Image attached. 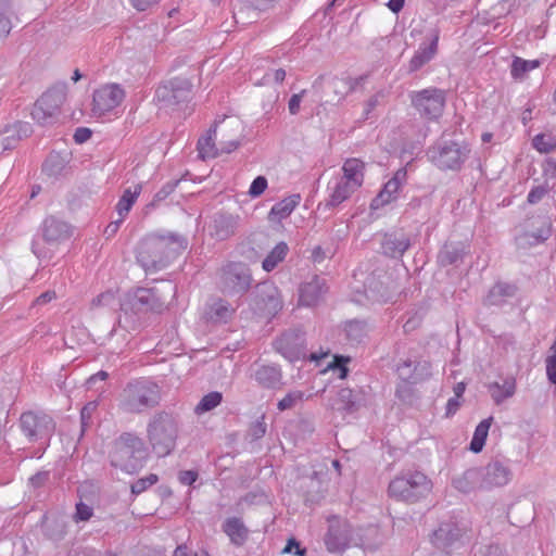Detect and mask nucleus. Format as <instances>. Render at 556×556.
I'll return each instance as SVG.
<instances>
[{
  "label": "nucleus",
  "instance_id": "13",
  "mask_svg": "<svg viewBox=\"0 0 556 556\" xmlns=\"http://www.w3.org/2000/svg\"><path fill=\"white\" fill-rule=\"evenodd\" d=\"M23 433L31 442L47 441L55 430V424L51 416L42 412H26L20 418Z\"/></svg>",
  "mask_w": 556,
  "mask_h": 556
},
{
  "label": "nucleus",
  "instance_id": "15",
  "mask_svg": "<svg viewBox=\"0 0 556 556\" xmlns=\"http://www.w3.org/2000/svg\"><path fill=\"white\" fill-rule=\"evenodd\" d=\"M275 350L290 362L307 357L304 332L300 329L285 331L274 342Z\"/></svg>",
  "mask_w": 556,
  "mask_h": 556
},
{
  "label": "nucleus",
  "instance_id": "21",
  "mask_svg": "<svg viewBox=\"0 0 556 556\" xmlns=\"http://www.w3.org/2000/svg\"><path fill=\"white\" fill-rule=\"evenodd\" d=\"M351 528L346 521L338 518L330 520L329 529L325 538L327 549L331 553L345 549L350 544Z\"/></svg>",
  "mask_w": 556,
  "mask_h": 556
},
{
  "label": "nucleus",
  "instance_id": "62",
  "mask_svg": "<svg viewBox=\"0 0 556 556\" xmlns=\"http://www.w3.org/2000/svg\"><path fill=\"white\" fill-rule=\"evenodd\" d=\"M547 193V188L544 186H536L530 190L527 197V201L530 204H536L539 203L544 195Z\"/></svg>",
  "mask_w": 556,
  "mask_h": 556
},
{
  "label": "nucleus",
  "instance_id": "31",
  "mask_svg": "<svg viewBox=\"0 0 556 556\" xmlns=\"http://www.w3.org/2000/svg\"><path fill=\"white\" fill-rule=\"evenodd\" d=\"M488 392L494 404L501 405L516 393L517 384L513 376L506 377L502 382L494 381L486 384Z\"/></svg>",
  "mask_w": 556,
  "mask_h": 556
},
{
  "label": "nucleus",
  "instance_id": "24",
  "mask_svg": "<svg viewBox=\"0 0 556 556\" xmlns=\"http://www.w3.org/2000/svg\"><path fill=\"white\" fill-rule=\"evenodd\" d=\"M251 377L263 389H279L282 386V370L276 364H255Z\"/></svg>",
  "mask_w": 556,
  "mask_h": 556
},
{
  "label": "nucleus",
  "instance_id": "7",
  "mask_svg": "<svg viewBox=\"0 0 556 556\" xmlns=\"http://www.w3.org/2000/svg\"><path fill=\"white\" fill-rule=\"evenodd\" d=\"M431 488V481L421 471H406L390 481L388 495L396 502L414 504L425 498Z\"/></svg>",
  "mask_w": 556,
  "mask_h": 556
},
{
  "label": "nucleus",
  "instance_id": "19",
  "mask_svg": "<svg viewBox=\"0 0 556 556\" xmlns=\"http://www.w3.org/2000/svg\"><path fill=\"white\" fill-rule=\"evenodd\" d=\"M439 38L440 30L438 28H432L428 33L426 40L419 45L418 50L409 61L408 71L410 73L419 71L435 56L438 52Z\"/></svg>",
  "mask_w": 556,
  "mask_h": 556
},
{
  "label": "nucleus",
  "instance_id": "43",
  "mask_svg": "<svg viewBox=\"0 0 556 556\" xmlns=\"http://www.w3.org/2000/svg\"><path fill=\"white\" fill-rule=\"evenodd\" d=\"M346 339L352 344H357L367 336V325L363 320H350L344 327Z\"/></svg>",
  "mask_w": 556,
  "mask_h": 556
},
{
  "label": "nucleus",
  "instance_id": "6",
  "mask_svg": "<svg viewBox=\"0 0 556 556\" xmlns=\"http://www.w3.org/2000/svg\"><path fill=\"white\" fill-rule=\"evenodd\" d=\"M217 123L207 131V135L198 141L199 155L205 159H214L224 153L228 154L239 148L242 141V124L238 118H230L222 129V139L218 146L215 143Z\"/></svg>",
  "mask_w": 556,
  "mask_h": 556
},
{
  "label": "nucleus",
  "instance_id": "28",
  "mask_svg": "<svg viewBox=\"0 0 556 556\" xmlns=\"http://www.w3.org/2000/svg\"><path fill=\"white\" fill-rule=\"evenodd\" d=\"M357 190L354 186L340 179L339 177L332 179L328 184L329 198L325 202V208H333L350 199V197Z\"/></svg>",
  "mask_w": 556,
  "mask_h": 556
},
{
  "label": "nucleus",
  "instance_id": "47",
  "mask_svg": "<svg viewBox=\"0 0 556 556\" xmlns=\"http://www.w3.org/2000/svg\"><path fill=\"white\" fill-rule=\"evenodd\" d=\"M12 15L11 0H0V36H7L10 33Z\"/></svg>",
  "mask_w": 556,
  "mask_h": 556
},
{
  "label": "nucleus",
  "instance_id": "63",
  "mask_svg": "<svg viewBox=\"0 0 556 556\" xmlns=\"http://www.w3.org/2000/svg\"><path fill=\"white\" fill-rule=\"evenodd\" d=\"M198 479V471L195 470H182L178 473V480L184 485H191Z\"/></svg>",
  "mask_w": 556,
  "mask_h": 556
},
{
  "label": "nucleus",
  "instance_id": "56",
  "mask_svg": "<svg viewBox=\"0 0 556 556\" xmlns=\"http://www.w3.org/2000/svg\"><path fill=\"white\" fill-rule=\"evenodd\" d=\"M180 180H170L167 181L155 194L152 201V204L160 203L164 201L167 197H169L179 185Z\"/></svg>",
  "mask_w": 556,
  "mask_h": 556
},
{
  "label": "nucleus",
  "instance_id": "4",
  "mask_svg": "<svg viewBox=\"0 0 556 556\" xmlns=\"http://www.w3.org/2000/svg\"><path fill=\"white\" fill-rule=\"evenodd\" d=\"M178 433V419L169 412L154 413L147 424L148 442L159 457H165L175 450Z\"/></svg>",
  "mask_w": 556,
  "mask_h": 556
},
{
  "label": "nucleus",
  "instance_id": "12",
  "mask_svg": "<svg viewBox=\"0 0 556 556\" xmlns=\"http://www.w3.org/2000/svg\"><path fill=\"white\" fill-rule=\"evenodd\" d=\"M192 84L189 79L175 77L161 84L155 90V100L164 108L177 106L191 99Z\"/></svg>",
  "mask_w": 556,
  "mask_h": 556
},
{
  "label": "nucleus",
  "instance_id": "57",
  "mask_svg": "<svg viewBox=\"0 0 556 556\" xmlns=\"http://www.w3.org/2000/svg\"><path fill=\"white\" fill-rule=\"evenodd\" d=\"M350 362V357H345L342 355L334 356L333 363L330 366L333 371H338V377L340 379H345L349 374V368L346 364Z\"/></svg>",
  "mask_w": 556,
  "mask_h": 556
},
{
  "label": "nucleus",
  "instance_id": "49",
  "mask_svg": "<svg viewBox=\"0 0 556 556\" xmlns=\"http://www.w3.org/2000/svg\"><path fill=\"white\" fill-rule=\"evenodd\" d=\"M64 160L58 153H51L42 164V172L48 176H58L64 169Z\"/></svg>",
  "mask_w": 556,
  "mask_h": 556
},
{
  "label": "nucleus",
  "instance_id": "41",
  "mask_svg": "<svg viewBox=\"0 0 556 556\" xmlns=\"http://www.w3.org/2000/svg\"><path fill=\"white\" fill-rule=\"evenodd\" d=\"M289 252V248L286 242H279L275 248L267 254L262 263V267L265 271L269 273L274 270L279 263H281Z\"/></svg>",
  "mask_w": 556,
  "mask_h": 556
},
{
  "label": "nucleus",
  "instance_id": "48",
  "mask_svg": "<svg viewBox=\"0 0 556 556\" xmlns=\"http://www.w3.org/2000/svg\"><path fill=\"white\" fill-rule=\"evenodd\" d=\"M305 393L300 390H292L288 392L278 403L277 408L279 412H285L294 408L298 404L304 401Z\"/></svg>",
  "mask_w": 556,
  "mask_h": 556
},
{
  "label": "nucleus",
  "instance_id": "2",
  "mask_svg": "<svg viewBox=\"0 0 556 556\" xmlns=\"http://www.w3.org/2000/svg\"><path fill=\"white\" fill-rule=\"evenodd\" d=\"M160 402L161 389L148 378L128 381L118 396L119 409L128 414H141L156 407Z\"/></svg>",
  "mask_w": 556,
  "mask_h": 556
},
{
  "label": "nucleus",
  "instance_id": "26",
  "mask_svg": "<svg viewBox=\"0 0 556 556\" xmlns=\"http://www.w3.org/2000/svg\"><path fill=\"white\" fill-rule=\"evenodd\" d=\"M406 176L407 172L405 168L396 170L394 176L384 184L382 190L372 200L371 207L379 208L395 200L401 186L406 181Z\"/></svg>",
  "mask_w": 556,
  "mask_h": 556
},
{
  "label": "nucleus",
  "instance_id": "51",
  "mask_svg": "<svg viewBox=\"0 0 556 556\" xmlns=\"http://www.w3.org/2000/svg\"><path fill=\"white\" fill-rule=\"evenodd\" d=\"M43 531L49 539L53 541H59L63 539L65 534V527L62 522H60L56 519H47L43 522Z\"/></svg>",
  "mask_w": 556,
  "mask_h": 556
},
{
  "label": "nucleus",
  "instance_id": "33",
  "mask_svg": "<svg viewBox=\"0 0 556 556\" xmlns=\"http://www.w3.org/2000/svg\"><path fill=\"white\" fill-rule=\"evenodd\" d=\"M343 175L339 178L348 181L355 188H361L364 182L365 163L359 159H348L342 166Z\"/></svg>",
  "mask_w": 556,
  "mask_h": 556
},
{
  "label": "nucleus",
  "instance_id": "42",
  "mask_svg": "<svg viewBox=\"0 0 556 556\" xmlns=\"http://www.w3.org/2000/svg\"><path fill=\"white\" fill-rule=\"evenodd\" d=\"M141 192V185L135 186V190L126 189L116 204L118 215L124 218L130 211Z\"/></svg>",
  "mask_w": 556,
  "mask_h": 556
},
{
  "label": "nucleus",
  "instance_id": "11",
  "mask_svg": "<svg viewBox=\"0 0 556 556\" xmlns=\"http://www.w3.org/2000/svg\"><path fill=\"white\" fill-rule=\"evenodd\" d=\"M250 306L255 314L271 318L283 307V301L277 286L271 281H263L256 285L251 295Z\"/></svg>",
  "mask_w": 556,
  "mask_h": 556
},
{
  "label": "nucleus",
  "instance_id": "34",
  "mask_svg": "<svg viewBox=\"0 0 556 556\" xmlns=\"http://www.w3.org/2000/svg\"><path fill=\"white\" fill-rule=\"evenodd\" d=\"M237 228V217L231 214L219 213L213 219V235L218 240L231 237Z\"/></svg>",
  "mask_w": 556,
  "mask_h": 556
},
{
  "label": "nucleus",
  "instance_id": "53",
  "mask_svg": "<svg viewBox=\"0 0 556 556\" xmlns=\"http://www.w3.org/2000/svg\"><path fill=\"white\" fill-rule=\"evenodd\" d=\"M157 481L159 477L154 473H150L144 478H140L131 484V493L136 495L141 494L148 488L155 484Z\"/></svg>",
  "mask_w": 556,
  "mask_h": 556
},
{
  "label": "nucleus",
  "instance_id": "20",
  "mask_svg": "<svg viewBox=\"0 0 556 556\" xmlns=\"http://www.w3.org/2000/svg\"><path fill=\"white\" fill-rule=\"evenodd\" d=\"M39 230L42 240L50 245L59 244L72 236V227L55 216L46 217Z\"/></svg>",
  "mask_w": 556,
  "mask_h": 556
},
{
  "label": "nucleus",
  "instance_id": "32",
  "mask_svg": "<svg viewBox=\"0 0 556 556\" xmlns=\"http://www.w3.org/2000/svg\"><path fill=\"white\" fill-rule=\"evenodd\" d=\"M455 489L463 493H469L475 490H483V481L480 467L467 469L463 475L453 479Z\"/></svg>",
  "mask_w": 556,
  "mask_h": 556
},
{
  "label": "nucleus",
  "instance_id": "22",
  "mask_svg": "<svg viewBox=\"0 0 556 556\" xmlns=\"http://www.w3.org/2000/svg\"><path fill=\"white\" fill-rule=\"evenodd\" d=\"M396 372L401 380L418 383L431 376V364L428 361L404 359L397 364Z\"/></svg>",
  "mask_w": 556,
  "mask_h": 556
},
{
  "label": "nucleus",
  "instance_id": "16",
  "mask_svg": "<svg viewBox=\"0 0 556 556\" xmlns=\"http://www.w3.org/2000/svg\"><path fill=\"white\" fill-rule=\"evenodd\" d=\"M124 98L125 91L119 85H105L93 92L92 112L100 117L118 106Z\"/></svg>",
  "mask_w": 556,
  "mask_h": 556
},
{
  "label": "nucleus",
  "instance_id": "25",
  "mask_svg": "<svg viewBox=\"0 0 556 556\" xmlns=\"http://www.w3.org/2000/svg\"><path fill=\"white\" fill-rule=\"evenodd\" d=\"M483 490L494 486H502L508 483L511 472L507 466L500 460H492L486 466L480 467Z\"/></svg>",
  "mask_w": 556,
  "mask_h": 556
},
{
  "label": "nucleus",
  "instance_id": "60",
  "mask_svg": "<svg viewBox=\"0 0 556 556\" xmlns=\"http://www.w3.org/2000/svg\"><path fill=\"white\" fill-rule=\"evenodd\" d=\"M92 515L93 510L89 505L83 502L76 504V513L74 516L76 521H87L92 517Z\"/></svg>",
  "mask_w": 556,
  "mask_h": 556
},
{
  "label": "nucleus",
  "instance_id": "9",
  "mask_svg": "<svg viewBox=\"0 0 556 556\" xmlns=\"http://www.w3.org/2000/svg\"><path fill=\"white\" fill-rule=\"evenodd\" d=\"M219 288L229 295L245 294L253 282L250 267L242 262H228L223 265L218 273Z\"/></svg>",
  "mask_w": 556,
  "mask_h": 556
},
{
  "label": "nucleus",
  "instance_id": "10",
  "mask_svg": "<svg viewBox=\"0 0 556 556\" xmlns=\"http://www.w3.org/2000/svg\"><path fill=\"white\" fill-rule=\"evenodd\" d=\"M67 86L65 83L55 84L48 89L34 103L31 117L40 125L51 123L60 113L62 104L66 100Z\"/></svg>",
  "mask_w": 556,
  "mask_h": 556
},
{
  "label": "nucleus",
  "instance_id": "39",
  "mask_svg": "<svg viewBox=\"0 0 556 556\" xmlns=\"http://www.w3.org/2000/svg\"><path fill=\"white\" fill-rule=\"evenodd\" d=\"M300 194H292L277 202L270 210L269 215L275 216L278 220L285 219L294 211L300 204Z\"/></svg>",
  "mask_w": 556,
  "mask_h": 556
},
{
  "label": "nucleus",
  "instance_id": "45",
  "mask_svg": "<svg viewBox=\"0 0 556 556\" xmlns=\"http://www.w3.org/2000/svg\"><path fill=\"white\" fill-rule=\"evenodd\" d=\"M223 400V394L218 391H212L205 394L195 406L194 412L197 414H203L217 407Z\"/></svg>",
  "mask_w": 556,
  "mask_h": 556
},
{
  "label": "nucleus",
  "instance_id": "36",
  "mask_svg": "<svg viewBox=\"0 0 556 556\" xmlns=\"http://www.w3.org/2000/svg\"><path fill=\"white\" fill-rule=\"evenodd\" d=\"M552 233V223L548 218H542L540 226L535 231H527L522 233L518 240L520 245H536L546 241Z\"/></svg>",
  "mask_w": 556,
  "mask_h": 556
},
{
  "label": "nucleus",
  "instance_id": "27",
  "mask_svg": "<svg viewBox=\"0 0 556 556\" xmlns=\"http://www.w3.org/2000/svg\"><path fill=\"white\" fill-rule=\"evenodd\" d=\"M235 312L236 309L227 300L215 298L206 303L204 316L213 324H226L232 318Z\"/></svg>",
  "mask_w": 556,
  "mask_h": 556
},
{
  "label": "nucleus",
  "instance_id": "1",
  "mask_svg": "<svg viewBox=\"0 0 556 556\" xmlns=\"http://www.w3.org/2000/svg\"><path fill=\"white\" fill-rule=\"evenodd\" d=\"M187 247V238L177 232L151 233L138 243L136 258L146 273H156L166 268Z\"/></svg>",
  "mask_w": 556,
  "mask_h": 556
},
{
  "label": "nucleus",
  "instance_id": "58",
  "mask_svg": "<svg viewBox=\"0 0 556 556\" xmlns=\"http://www.w3.org/2000/svg\"><path fill=\"white\" fill-rule=\"evenodd\" d=\"M266 188L267 179L264 176H257L256 178H254L250 186L249 194L252 198L260 197L266 190Z\"/></svg>",
  "mask_w": 556,
  "mask_h": 556
},
{
  "label": "nucleus",
  "instance_id": "30",
  "mask_svg": "<svg viewBox=\"0 0 556 556\" xmlns=\"http://www.w3.org/2000/svg\"><path fill=\"white\" fill-rule=\"evenodd\" d=\"M223 532L235 546H242L249 539L250 531L239 517H229L222 525Z\"/></svg>",
  "mask_w": 556,
  "mask_h": 556
},
{
  "label": "nucleus",
  "instance_id": "46",
  "mask_svg": "<svg viewBox=\"0 0 556 556\" xmlns=\"http://www.w3.org/2000/svg\"><path fill=\"white\" fill-rule=\"evenodd\" d=\"M242 7L239 9L237 13H235V18L238 20V16L241 15L244 9L265 12L273 9L279 0H240Z\"/></svg>",
  "mask_w": 556,
  "mask_h": 556
},
{
  "label": "nucleus",
  "instance_id": "8",
  "mask_svg": "<svg viewBox=\"0 0 556 556\" xmlns=\"http://www.w3.org/2000/svg\"><path fill=\"white\" fill-rule=\"evenodd\" d=\"M469 153L466 144L443 137L427 150L429 161L441 170H459Z\"/></svg>",
  "mask_w": 556,
  "mask_h": 556
},
{
  "label": "nucleus",
  "instance_id": "29",
  "mask_svg": "<svg viewBox=\"0 0 556 556\" xmlns=\"http://www.w3.org/2000/svg\"><path fill=\"white\" fill-rule=\"evenodd\" d=\"M326 291L325 279L315 276L312 280L300 287V304L304 306L315 305Z\"/></svg>",
  "mask_w": 556,
  "mask_h": 556
},
{
  "label": "nucleus",
  "instance_id": "38",
  "mask_svg": "<svg viewBox=\"0 0 556 556\" xmlns=\"http://www.w3.org/2000/svg\"><path fill=\"white\" fill-rule=\"evenodd\" d=\"M516 288L513 285L505 282L495 283L485 298V304L501 306L506 302V299L514 296Z\"/></svg>",
  "mask_w": 556,
  "mask_h": 556
},
{
  "label": "nucleus",
  "instance_id": "23",
  "mask_svg": "<svg viewBox=\"0 0 556 556\" xmlns=\"http://www.w3.org/2000/svg\"><path fill=\"white\" fill-rule=\"evenodd\" d=\"M410 244V238L402 230L386 232L380 240L381 253L391 258L402 257Z\"/></svg>",
  "mask_w": 556,
  "mask_h": 556
},
{
  "label": "nucleus",
  "instance_id": "37",
  "mask_svg": "<svg viewBox=\"0 0 556 556\" xmlns=\"http://www.w3.org/2000/svg\"><path fill=\"white\" fill-rule=\"evenodd\" d=\"M362 396L357 391L350 388H342L338 391L334 406L339 410L346 413L355 412L361 405Z\"/></svg>",
  "mask_w": 556,
  "mask_h": 556
},
{
  "label": "nucleus",
  "instance_id": "3",
  "mask_svg": "<svg viewBox=\"0 0 556 556\" xmlns=\"http://www.w3.org/2000/svg\"><path fill=\"white\" fill-rule=\"evenodd\" d=\"M123 315L118 318L119 326L126 329H135V316L149 312L162 313L165 307V300L156 288H138L128 292L119 303Z\"/></svg>",
  "mask_w": 556,
  "mask_h": 556
},
{
  "label": "nucleus",
  "instance_id": "18",
  "mask_svg": "<svg viewBox=\"0 0 556 556\" xmlns=\"http://www.w3.org/2000/svg\"><path fill=\"white\" fill-rule=\"evenodd\" d=\"M465 534V530L460 528L456 520L450 519L439 525L431 535V543L440 549L453 547Z\"/></svg>",
  "mask_w": 556,
  "mask_h": 556
},
{
  "label": "nucleus",
  "instance_id": "44",
  "mask_svg": "<svg viewBox=\"0 0 556 556\" xmlns=\"http://www.w3.org/2000/svg\"><path fill=\"white\" fill-rule=\"evenodd\" d=\"M539 66H540L539 60H523L519 56H515V59L513 60V63H511L510 73L514 78H520L526 73H528L534 68H538Z\"/></svg>",
  "mask_w": 556,
  "mask_h": 556
},
{
  "label": "nucleus",
  "instance_id": "54",
  "mask_svg": "<svg viewBox=\"0 0 556 556\" xmlns=\"http://www.w3.org/2000/svg\"><path fill=\"white\" fill-rule=\"evenodd\" d=\"M98 408V402L91 401L88 402L80 410V422H81V431L84 432L87 427L90 425L92 415Z\"/></svg>",
  "mask_w": 556,
  "mask_h": 556
},
{
  "label": "nucleus",
  "instance_id": "55",
  "mask_svg": "<svg viewBox=\"0 0 556 556\" xmlns=\"http://www.w3.org/2000/svg\"><path fill=\"white\" fill-rule=\"evenodd\" d=\"M413 383L403 381L396 386L395 396L403 403H410L414 396Z\"/></svg>",
  "mask_w": 556,
  "mask_h": 556
},
{
  "label": "nucleus",
  "instance_id": "52",
  "mask_svg": "<svg viewBox=\"0 0 556 556\" xmlns=\"http://www.w3.org/2000/svg\"><path fill=\"white\" fill-rule=\"evenodd\" d=\"M31 131L30 125L25 122H16L5 132L14 135L13 143H17L22 138L29 136Z\"/></svg>",
  "mask_w": 556,
  "mask_h": 556
},
{
  "label": "nucleus",
  "instance_id": "14",
  "mask_svg": "<svg viewBox=\"0 0 556 556\" xmlns=\"http://www.w3.org/2000/svg\"><path fill=\"white\" fill-rule=\"evenodd\" d=\"M410 98L414 108L429 119L438 118L443 112L445 96L441 89H424L413 92Z\"/></svg>",
  "mask_w": 556,
  "mask_h": 556
},
{
  "label": "nucleus",
  "instance_id": "17",
  "mask_svg": "<svg viewBox=\"0 0 556 556\" xmlns=\"http://www.w3.org/2000/svg\"><path fill=\"white\" fill-rule=\"evenodd\" d=\"M313 89L320 96V99L325 98L326 102L331 104L341 102L351 92V87L345 79L340 77L326 79L324 76H319L313 83Z\"/></svg>",
  "mask_w": 556,
  "mask_h": 556
},
{
  "label": "nucleus",
  "instance_id": "40",
  "mask_svg": "<svg viewBox=\"0 0 556 556\" xmlns=\"http://www.w3.org/2000/svg\"><path fill=\"white\" fill-rule=\"evenodd\" d=\"M492 422L493 417L490 416L478 424L470 442V451L473 453L482 451Z\"/></svg>",
  "mask_w": 556,
  "mask_h": 556
},
{
  "label": "nucleus",
  "instance_id": "50",
  "mask_svg": "<svg viewBox=\"0 0 556 556\" xmlns=\"http://www.w3.org/2000/svg\"><path fill=\"white\" fill-rule=\"evenodd\" d=\"M532 146L540 153H548L556 149V137L553 135L539 134L532 139Z\"/></svg>",
  "mask_w": 556,
  "mask_h": 556
},
{
  "label": "nucleus",
  "instance_id": "61",
  "mask_svg": "<svg viewBox=\"0 0 556 556\" xmlns=\"http://www.w3.org/2000/svg\"><path fill=\"white\" fill-rule=\"evenodd\" d=\"M283 554H294L296 556H305L306 548L300 546V543L296 539L291 538L288 540L287 545L282 549Z\"/></svg>",
  "mask_w": 556,
  "mask_h": 556
},
{
  "label": "nucleus",
  "instance_id": "64",
  "mask_svg": "<svg viewBox=\"0 0 556 556\" xmlns=\"http://www.w3.org/2000/svg\"><path fill=\"white\" fill-rule=\"evenodd\" d=\"M546 363V375L551 383L556 384V357L548 356Z\"/></svg>",
  "mask_w": 556,
  "mask_h": 556
},
{
  "label": "nucleus",
  "instance_id": "35",
  "mask_svg": "<svg viewBox=\"0 0 556 556\" xmlns=\"http://www.w3.org/2000/svg\"><path fill=\"white\" fill-rule=\"evenodd\" d=\"M465 253L462 242L445 243L438 254V263L441 266L456 265L463 261Z\"/></svg>",
  "mask_w": 556,
  "mask_h": 556
},
{
  "label": "nucleus",
  "instance_id": "5",
  "mask_svg": "<svg viewBox=\"0 0 556 556\" xmlns=\"http://www.w3.org/2000/svg\"><path fill=\"white\" fill-rule=\"evenodd\" d=\"M147 456L143 440L131 432H124L115 439L109 453L111 465L127 473L141 469Z\"/></svg>",
  "mask_w": 556,
  "mask_h": 556
},
{
  "label": "nucleus",
  "instance_id": "59",
  "mask_svg": "<svg viewBox=\"0 0 556 556\" xmlns=\"http://www.w3.org/2000/svg\"><path fill=\"white\" fill-rule=\"evenodd\" d=\"M116 302L115 294L112 291H106L99 294L91 302L92 306H113Z\"/></svg>",
  "mask_w": 556,
  "mask_h": 556
}]
</instances>
